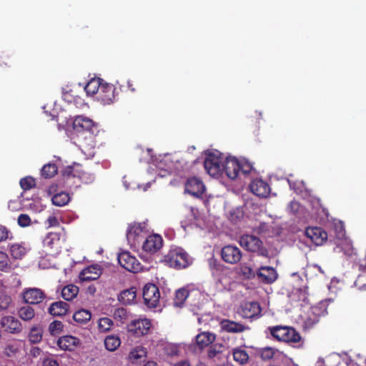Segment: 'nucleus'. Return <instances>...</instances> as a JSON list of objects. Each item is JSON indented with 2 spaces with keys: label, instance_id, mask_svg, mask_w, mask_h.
Masks as SVG:
<instances>
[{
  "label": "nucleus",
  "instance_id": "obj_1",
  "mask_svg": "<svg viewBox=\"0 0 366 366\" xmlns=\"http://www.w3.org/2000/svg\"><path fill=\"white\" fill-rule=\"evenodd\" d=\"M166 264L176 269L187 267L192 262L188 253L181 247L172 248L164 257Z\"/></svg>",
  "mask_w": 366,
  "mask_h": 366
},
{
  "label": "nucleus",
  "instance_id": "obj_2",
  "mask_svg": "<svg viewBox=\"0 0 366 366\" xmlns=\"http://www.w3.org/2000/svg\"><path fill=\"white\" fill-rule=\"evenodd\" d=\"M270 335L277 340L286 342L297 343L301 340V336L293 327L277 325L269 327Z\"/></svg>",
  "mask_w": 366,
  "mask_h": 366
},
{
  "label": "nucleus",
  "instance_id": "obj_3",
  "mask_svg": "<svg viewBox=\"0 0 366 366\" xmlns=\"http://www.w3.org/2000/svg\"><path fill=\"white\" fill-rule=\"evenodd\" d=\"M239 244L247 251L255 252L259 256L269 257V252L264 247L262 241L257 237L251 234H244L239 239Z\"/></svg>",
  "mask_w": 366,
  "mask_h": 366
},
{
  "label": "nucleus",
  "instance_id": "obj_4",
  "mask_svg": "<svg viewBox=\"0 0 366 366\" xmlns=\"http://www.w3.org/2000/svg\"><path fill=\"white\" fill-rule=\"evenodd\" d=\"M64 178L70 179L71 177H77L83 184H92L95 180L94 174L85 171L79 164L66 167L62 172Z\"/></svg>",
  "mask_w": 366,
  "mask_h": 366
},
{
  "label": "nucleus",
  "instance_id": "obj_5",
  "mask_svg": "<svg viewBox=\"0 0 366 366\" xmlns=\"http://www.w3.org/2000/svg\"><path fill=\"white\" fill-rule=\"evenodd\" d=\"M204 166L210 176H219L223 169L220 155L218 153L209 152L206 156Z\"/></svg>",
  "mask_w": 366,
  "mask_h": 366
},
{
  "label": "nucleus",
  "instance_id": "obj_6",
  "mask_svg": "<svg viewBox=\"0 0 366 366\" xmlns=\"http://www.w3.org/2000/svg\"><path fill=\"white\" fill-rule=\"evenodd\" d=\"M144 304L149 308H155L160 299V293L157 286L152 283L145 285L142 293Z\"/></svg>",
  "mask_w": 366,
  "mask_h": 366
},
{
  "label": "nucleus",
  "instance_id": "obj_7",
  "mask_svg": "<svg viewBox=\"0 0 366 366\" xmlns=\"http://www.w3.org/2000/svg\"><path fill=\"white\" fill-rule=\"evenodd\" d=\"M231 352L227 345L220 343H215L211 345L208 350L207 355L209 359L214 362L218 361L224 364L227 361Z\"/></svg>",
  "mask_w": 366,
  "mask_h": 366
},
{
  "label": "nucleus",
  "instance_id": "obj_8",
  "mask_svg": "<svg viewBox=\"0 0 366 366\" xmlns=\"http://www.w3.org/2000/svg\"><path fill=\"white\" fill-rule=\"evenodd\" d=\"M118 262L122 267L131 272H138L142 269L141 264L138 259L127 251L119 254Z\"/></svg>",
  "mask_w": 366,
  "mask_h": 366
},
{
  "label": "nucleus",
  "instance_id": "obj_9",
  "mask_svg": "<svg viewBox=\"0 0 366 366\" xmlns=\"http://www.w3.org/2000/svg\"><path fill=\"white\" fill-rule=\"evenodd\" d=\"M221 256L225 262L234 264L241 260L242 254L239 247L229 244L222 247Z\"/></svg>",
  "mask_w": 366,
  "mask_h": 366
},
{
  "label": "nucleus",
  "instance_id": "obj_10",
  "mask_svg": "<svg viewBox=\"0 0 366 366\" xmlns=\"http://www.w3.org/2000/svg\"><path fill=\"white\" fill-rule=\"evenodd\" d=\"M115 86L107 82H104L97 94V99L104 105L112 104L116 97Z\"/></svg>",
  "mask_w": 366,
  "mask_h": 366
},
{
  "label": "nucleus",
  "instance_id": "obj_11",
  "mask_svg": "<svg viewBox=\"0 0 366 366\" xmlns=\"http://www.w3.org/2000/svg\"><path fill=\"white\" fill-rule=\"evenodd\" d=\"M151 327V322L148 319L133 320L128 325V330L135 337L147 335Z\"/></svg>",
  "mask_w": 366,
  "mask_h": 366
},
{
  "label": "nucleus",
  "instance_id": "obj_12",
  "mask_svg": "<svg viewBox=\"0 0 366 366\" xmlns=\"http://www.w3.org/2000/svg\"><path fill=\"white\" fill-rule=\"evenodd\" d=\"M63 244L61 234L57 232H49L43 240V245L45 248L50 249L54 253L61 252Z\"/></svg>",
  "mask_w": 366,
  "mask_h": 366
},
{
  "label": "nucleus",
  "instance_id": "obj_13",
  "mask_svg": "<svg viewBox=\"0 0 366 366\" xmlns=\"http://www.w3.org/2000/svg\"><path fill=\"white\" fill-rule=\"evenodd\" d=\"M162 246L163 239L159 234L149 235L142 242V249L150 254L156 253Z\"/></svg>",
  "mask_w": 366,
  "mask_h": 366
},
{
  "label": "nucleus",
  "instance_id": "obj_14",
  "mask_svg": "<svg viewBox=\"0 0 366 366\" xmlns=\"http://www.w3.org/2000/svg\"><path fill=\"white\" fill-rule=\"evenodd\" d=\"M81 345V340L72 335H64L57 340L58 347L64 351L73 352Z\"/></svg>",
  "mask_w": 366,
  "mask_h": 366
},
{
  "label": "nucleus",
  "instance_id": "obj_15",
  "mask_svg": "<svg viewBox=\"0 0 366 366\" xmlns=\"http://www.w3.org/2000/svg\"><path fill=\"white\" fill-rule=\"evenodd\" d=\"M79 138L82 152L89 155H92L94 154L93 149L96 147L94 131L85 132L84 133H82Z\"/></svg>",
  "mask_w": 366,
  "mask_h": 366
},
{
  "label": "nucleus",
  "instance_id": "obj_16",
  "mask_svg": "<svg viewBox=\"0 0 366 366\" xmlns=\"http://www.w3.org/2000/svg\"><path fill=\"white\" fill-rule=\"evenodd\" d=\"M305 235L315 245H322L327 239V233L321 227H312L305 229Z\"/></svg>",
  "mask_w": 366,
  "mask_h": 366
},
{
  "label": "nucleus",
  "instance_id": "obj_17",
  "mask_svg": "<svg viewBox=\"0 0 366 366\" xmlns=\"http://www.w3.org/2000/svg\"><path fill=\"white\" fill-rule=\"evenodd\" d=\"M1 327L6 332L19 334L22 331L21 323L12 316L3 317L0 321Z\"/></svg>",
  "mask_w": 366,
  "mask_h": 366
},
{
  "label": "nucleus",
  "instance_id": "obj_18",
  "mask_svg": "<svg viewBox=\"0 0 366 366\" xmlns=\"http://www.w3.org/2000/svg\"><path fill=\"white\" fill-rule=\"evenodd\" d=\"M239 168V159L234 157H228L225 159L222 169L225 171L227 176L229 179H235L240 173Z\"/></svg>",
  "mask_w": 366,
  "mask_h": 366
},
{
  "label": "nucleus",
  "instance_id": "obj_19",
  "mask_svg": "<svg viewBox=\"0 0 366 366\" xmlns=\"http://www.w3.org/2000/svg\"><path fill=\"white\" fill-rule=\"evenodd\" d=\"M143 227L139 223L131 224L127 232V238L128 242L134 246L139 245L142 243L144 237L142 236Z\"/></svg>",
  "mask_w": 366,
  "mask_h": 366
},
{
  "label": "nucleus",
  "instance_id": "obj_20",
  "mask_svg": "<svg viewBox=\"0 0 366 366\" xmlns=\"http://www.w3.org/2000/svg\"><path fill=\"white\" fill-rule=\"evenodd\" d=\"M185 191L194 197H201L204 192V185L198 178L193 177L187 179Z\"/></svg>",
  "mask_w": 366,
  "mask_h": 366
},
{
  "label": "nucleus",
  "instance_id": "obj_21",
  "mask_svg": "<svg viewBox=\"0 0 366 366\" xmlns=\"http://www.w3.org/2000/svg\"><path fill=\"white\" fill-rule=\"evenodd\" d=\"M24 301L31 305H36L41 302L45 298V293L39 288H29L23 293Z\"/></svg>",
  "mask_w": 366,
  "mask_h": 366
},
{
  "label": "nucleus",
  "instance_id": "obj_22",
  "mask_svg": "<svg viewBox=\"0 0 366 366\" xmlns=\"http://www.w3.org/2000/svg\"><path fill=\"white\" fill-rule=\"evenodd\" d=\"M251 192L259 197H267L270 193L269 185L261 179H254L249 184Z\"/></svg>",
  "mask_w": 366,
  "mask_h": 366
},
{
  "label": "nucleus",
  "instance_id": "obj_23",
  "mask_svg": "<svg viewBox=\"0 0 366 366\" xmlns=\"http://www.w3.org/2000/svg\"><path fill=\"white\" fill-rule=\"evenodd\" d=\"M73 127L74 130L79 134V137L85 132L94 131V128L92 120L81 116L75 118L73 122Z\"/></svg>",
  "mask_w": 366,
  "mask_h": 366
},
{
  "label": "nucleus",
  "instance_id": "obj_24",
  "mask_svg": "<svg viewBox=\"0 0 366 366\" xmlns=\"http://www.w3.org/2000/svg\"><path fill=\"white\" fill-rule=\"evenodd\" d=\"M257 276L262 282L271 284L277 280V273L272 267L262 266L257 272Z\"/></svg>",
  "mask_w": 366,
  "mask_h": 366
},
{
  "label": "nucleus",
  "instance_id": "obj_25",
  "mask_svg": "<svg viewBox=\"0 0 366 366\" xmlns=\"http://www.w3.org/2000/svg\"><path fill=\"white\" fill-rule=\"evenodd\" d=\"M101 274L102 269L99 265H90L80 272L79 277L81 282H89L97 280Z\"/></svg>",
  "mask_w": 366,
  "mask_h": 366
},
{
  "label": "nucleus",
  "instance_id": "obj_26",
  "mask_svg": "<svg viewBox=\"0 0 366 366\" xmlns=\"http://www.w3.org/2000/svg\"><path fill=\"white\" fill-rule=\"evenodd\" d=\"M261 310L260 305L258 302H246L242 306V315L244 318H252L259 315Z\"/></svg>",
  "mask_w": 366,
  "mask_h": 366
},
{
  "label": "nucleus",
  "instance_id": "obj_27",
  "mask_svg": "<svg viewBox=\"0 0 366 366\" xmlns=\"http://www.w3.org/2000/svg\"><path fill=\"white\" fill-rule=\"evenodd\" d=\"M69 305L63 301L53 302L49 307V312L52 316H64L69 311Z\"/></svg>",
  "mask_w": 366,
  "mask_h": 366
},
{
  "label": "nucleus",
  "instance_id": "obj_28",
  "mask_svg": "<svg viewBox=\"0 0 366 366\" xmlns=\"http://www.w3.org/2000/svg\"><path fill=\"white\" fill-rule=\"evenodd\" d=\"M222 329L227 332L239 333L246 330V327L239 322L224 320L221 322Z\"/></svg>",
  "mask_w": 366,
  "mask_h": 366
},
{
  "label": "nucleus",
  "instance_id": "obj_29",
  "mask_svg": "<svg viewBox=\"0 0 366 366\" xmlns=\"http://www.w3.org/2000/svg\"><path fill=\"white\" fill-rule=\"evenodd\" d=\"M104 83V80L100 78H92L85 85L84 90L87 95L93 96L98 94L100 87H102Z\"/></svg>",
  "mask_w": 366,
  "mask_h": 366
},
{
  "label": "nucleus",
  "instance_id": "obj_30",
  "mask_svg": "<svg viewBox=\"0 0 366 366\" xmlns=\"http://www.w3.org/2000/svg\"><path fill=\"white\" fill-rule=\"evenodd\" d=\"M215 338L216 336L214 334L209 332H204L196 336V342L197 345L202 349L213 343Z\"/></svg>",
  "mask_w": 366,
  "mask_h": 366
},
{
  "label": "nucleus",
  "instance_id": "obj_31",
  "mask_svg": "<svg viewBox=\"0 0 366 366\" xmlns=\"http://www.w3.org/2000/svg\"><path fill=\"white\" fill-rule=\"evenodd\" d=\"M136 289L131 287L121 292L118 296V300L124 305H131L136 299Z\"/></svg>",
  "mask_w": 366,
  "mask_h": 366
},
{
  "label": "nucleus",
  "instance_id": "obj_32",
  "mask_svg": "<svg viewBox=\"0 0 366 366\" xmlns=\"http://www.w3.org/2000/svg\"><path fill=\"white\" fill-rule=\"evenodd\" d=\"M233 360L240 365H245L249 361V355L242 347H236L232 350Z\"/></svg>",
  "mask_w": 366,
  "mask_h": 366
},
{
  "label": "nucleus",
  "instance_id": "obj_33",
  "mask_svg": "<svg viewBox=\"0 0 366 366\" xmlns=\"http://www.w3.org/2000/svg\"><path fill=\"white\" fill-rule=\"evenodd\" d=\"M79 293V287L74 285L65 286L61 290V296L66 301H71Z\"/></svg>",
  "mask_w": 366,
  "mask_h": 366
},
{
  "label": "nucleus",
  "instance_id": "obj_34",
  "mask_svg": "<svg viewBox=\"0 0 366 366\" xmlns=\"http://www.w3.org/2000/svg\"><path fill=\"white\" fill-rule=\"evenodd\" d=\"M121 345V340L118 336L109 335L104 340V345L107 350L114 352Z\"/></svg>",
  "mask_w": 366,
  "mask_h": 366
},
{
  "label": "nucleus",
  "instance_id": "obj_35",
  "mask_svg": "<svg viewBox=\"0 0 366 366\" xmlns=\"http://www.w3.org/2000/svg\"><path fill=\"white\" fill-rule=\"evenodd\" d=\"M91 318L92 314L90 311L84 309L79 310L73 315L74 320L80 324L86 323Z\"/></svg>",
  "mask_w": 366,
  "mask_h": 366
},
{
  "label": "nucleus",
  "instance_id": "obj_36",
  "mask_svg": "<svg viewBox=\"0 0 366 366\" xmlns=\"http://www.w3.org/2000/svg\"><path fill=\"white\" fill-rule=\"evenodd\" d=\"M52 203L58 207H63L69 203L70 197L68 193L61 192L54 194L51 198Z\"/></svg>",
  "mask_w": 366,
  "mask_h": 366
},
{
  "label": "nucleus",
  "instance_id": "obj_37",
  "mask_svg": "<svg viewBox=\"0 0 366 366\" xmlns=\"http://www.w3.org/2000/svg\"><path fill=\"white\" fill-rule=\"evenodd\" d=\"M15 268L10 263L9 258L6 252L0 251V271L9 272Z\"/></svg>",
  "mask_w": 366,
  "mask_h": 366
},
{
  "label": "nucleus",
  "instance_id": "obj_38",
  "mask_svg": "<svg viewBox=\"0 0 366 366\" xmlns=\"http://www.w3.org/2000/svg\"><path fill=\"white\" fill-rule=\"evenodd\" d=\"M189 293V290L187 289H179L175 293L174 305L177 307H182L188 297Z\"/></svg>",
  "mask_w": 366,
  "mask_h": 366
},
{
  "label": "nucleus",
  "instance_id": "obj_39",
  "mask_svg": "<svg viewBox=\"0 0 366 366\" xmlns=\"http://www.w3.org/2000/svg\"><path fill=\"white\" fill-rule=\"evenodd\" d=\"M10 253L14 259H21L26 253V249L20 244H14L10 247Z\"/></svg>",
  "mask_w": 366,
  "mask_h": 366
},
{
  "label": "nucleus",
  "instance_id": "obj_40",
  "mask_svg": "<svg viewBox=\"0 0 366 366\" xmlns=\"http://www.w3.org/2000/svg\"><path fill=\"white\" fill-rule=\"evenodd\" d=\"M18 315L21 320L29 321L34 317L35 312L31 307L27 305L21 307L18 312Z\"/></svg>",
  "mask_w": 366,
  "mask_h": 366
},
{
  "label": "nucleus",
  "instance_id": "obj_41",
  "mask_svg": "<svg viewBox=\"0 0 366 366\" xmlns=\"http://www.w3.org/2000/svg\"><path fill=\"white\" fill-rule=\"evenodd\" d=\"M41 172L43 177L51 178L57 174V166L55 164H47L42 167Z\"/></svg>",
  "mask_w": 366,
  "mask_h": 366
},
{
  "label": "nucleus",
  "instance_id": "obj_42",
  "mask_svg": "<svg viewBox=\"0 0 366 366\" xmlns=\"http://www.w3.org/2000/svg\"><path fill=\"white\" fill-rule=\"evenodd\" d=\"M43 330L40 327H33L29 334V340L32 343H38L42 340Z\"/></svg>",
  "mask_w": 366,
  "mask_h": 366
},
{
  "label": "nucleus",
  "instance_id": "obj_43",
  "mask_svg": "<svg viewBox=\"0 0 366 366\" xmlns=\"http://www.w3.org/2000/svg\"><path fill=\"white\" fill-rule=\"evenodd\" d=\"M113 325V321L109 317H102L98 322V329L101 332H108Z\"/></svg>",
  "mask_w": 366,
  "mask_h": 366
},
{
  "label": "nucleus",
  "instance_id": "obj_44",
  "mask_svg": "<svg viewBox=\"0 0 366 366\" xmlns=\"http://www.w3.org/2000/svg\"><path fill=\"white\" fill-rule=\"evenodd\" d=\"M259 355L262 360H269L275 355V350L271 347H265L259 349Z\"/></svg>",
  "mask_w": 366,
  "mask_h": 366
},
{
  "label": "nucleus",
  "instance_id": "obj_45",
  "mask_svg": "<svg viewBox=\"0 0 366 366\" xmlns=\"http://www.w3.org/2000/svg\"><path fill=\"white\" fill-rule=\"evenodd\" d=\"M20 186L24 190H29L36 186V181L31 177H26L20 180Z\"/></svg>",
  "mask_w": 366,
  "mask_h": 366
},
{
  "label": "nucleus",
  "instance_id": "obj_46",
  "mask_svg": "<svg viewBox=\"0 0 366 366\" xmlns=\"http://www.w3.org/2000/svg\"><path fill=\"white\" fill-rule=\"evenodd\" d=\"M239 269L240 274L244 277V278L249 280L255 277L256 274L253 269L250 267L246 264H242Z\"/></svg>",
  "mask_w": 366,
  "mask_h": 366
},
{
  "label": "nucleus",
  "instance_id": "obj_47",
  "mask_svg": "<svg viewBox=\"0 0 366 366\" xmlns=\"http://www.w3.org/2000/svg\"><path fill=\"white\" fill-rule=\"evenodd\" d=\"M64 327V325L61 321L54 320L50 323L49 330L53 335L60 333Z\"/></svg>",
  "mask_w": 366,
  "mask_h": 366
},
{
  "label": "nucleus",
  "instance_id": "obj_48",
  "mask_svg": "<svg viewBox=\"0 0 366 366\" xmlns=\"http://www.w3.org/2000/svg\"><path fill=\"white\" fill-rule=\"evenodd\" d=\"M240 168L239 171L244 174H249L253 169V165L247 159H242L239 160Z\"/></svg>",
  "mask_w": 366,
  "mask_h": 366
},
{
  "label": "nucleus",
  "instance_id": "obj_49",
  "mask_svg": "<svg viewBox=\"0 0 366 366\" xmlns=\"http://www.w3.org/2000/svg\"><path fill=\"white\" fill-rule=\"evenodd\" d=\"M320 321V317L315 314L309 315L304 322V327L306 329L312 328Z\"/></svg>",
  "mask_w": 366,
  "mask_h": 366
},
{
  "label": "nucleus",
  "instance_id": "obj_50",
  "mask_svg": "<svg viewBox=\"0 0 366 366\" xmlns=\"http://www.w3.org/2000/svg\"><path fill=\"white\" fill-rule=\"evenodd\" d=\"M17 222L21 227H26L31 224V220L28 214H21L18 217Z\"/></svg>",
  "mask_w": 366,
  "mask_h": 366
},
{
  "label": "nucleus",
  "instance_id": "obj_51",
  "mask_svg": "<svg viewBox=\"0 0 366 366\" xmlns=\"http://www.w3.org/2000/svg\"><path fill=\"white\" fill-rule=\"evenodd\" d=\"M11 302V299L8 295H1L0 296V312L5 310L8 308L9 305Z\"/></svg>",
  "mask_w": 366,
  "mask_h": 366
},
{
  "label": "nucleus",
  "instance_id": "obj_52",
  "mask_svg": "<svg viewBox=\"0 0 366 366\" xmlns=\"http://www.w3.org/2000/svg\"><path fill=\"white\" fill-rule=\"evenodd\" d=\"M146 354L143 347H137L130 352V358L138 360Z\"/></svg>",
  "mask_w": 366,
  "mask_h": 366
},
{
  "label": "nucleus",
  "instance_id": "obj_53",
  "mask_svg": "<svg viewBox=\"0 0 366 366\" xmlns=\"http://www.w3.org/2000/svg\"><path fill=\"white\" fill-rule=\"evenodd\" d=\"M10 232L4 226L0 225V242L6 240L9 238Z\"/></svg>",
  "mask_w": 366,
  "mask_h": 366
},
{
  "label": "nucleus",
  "instance_id": "obj_54",
  "mask_svg": "<svg viewBox=\"0 0 366 366\" xmlns=\"http://www.w3.org/2000/svg\"><path fill=\"white\" fill-rule=\"evenodd\" d=\"M46 224L49 227H58L59 225V222L55 216L51 215L47 218Z\"/></svg>",
  "mask_w": 366,
  "mask_h": 366
},
{
  "label": "nucleus",
  "instance_id": "obj_55",
  "mask_svg": "<svg viewBox=\"0 0 366 366\" xmlns=\"http://www.w3.org/2000/svg\"><path fill=\"white\" fill-rule=\"evenodd\" d=\"M43 366H59V364L53 358H46L43 361Z\"/></svg>",
  "mask_w": 366,
  "mask_h": 366
},
{
  "label": "nucleus",
  "instance_id": "obj_56",
  "mask_svg": "<svg viewBox=\"0 0 366 366\" xmlns=\"http://www.w3.org/2000/svg\"><path fill=\"white\" fill-rule=\"evenodd\" d=\"M17 351V348L11 345H7L5 347V352L8 356H10V353H15Z\"/></svg>",
  "mask_w": 366,
  "mask_h": 366
},
{
  "label": "nucleus",
  "instance_id": "obj_57",
  "mask_svg": "<svg viewBox=\"0 0 366 366\" xmlns=\"http://www.w3.org/2000/svg\"><path fill=\"white\" fill-rule=\"evenodd\" d=\"M127 310L123 309V308H121V309H118L116 312H115V315H118L119 317H125V318L127 317Z\"/></svg>",
  "mask_w": 366,
  "mask_h": 366
},
{
  "label": "nucleus",
  "instance_id": "obj_58",
  "mask_svg": "<svg viewBox=\"0 0 366 366\" xmlns=\"http://www.w3.org/2000/svg\"><path fill=\"white\" fill-rule=\"evenodd\" d=\"M174 366H190V363L188 360H181L175 363Z\"/></svg>",
  "mask_w": 366,
  "mask_h": 366
},
{
  "label": "nucleus",
  "instance_id": "obj_59",
  "mask_svg": "<svg viewBox=\"0 0 366 366\" xmlns=\"http://www.w3.org/2000/svg\"><path fill=\"white\" fill-rule=\"evenodd\" d=\"M87 290L92 295H94L96 292V287L94 285L89 286Z\"/></svg>",
  "mask_w": 366,
  "mask_h": 366
},
{
  "label": "nucleus",
  "instance_id": "obj_60",
  "mask_svg": "<svg viewBox=\"0 0 366 366\" xmlns=\"http://www.w3.org/2000/svg\"><path fill=\"white\" fill-rule=\"evenodd\" d=\"M127 86H128V89L131 91V92H134L135 91V88L133 86V84L132 83L131 81H127Z\"/></svg>",
  "mask_w": 366,
  "mask_h": 366
},
{
  "label": "nucleus",
  "instance_id": "obj_61",
  "mask_svg": "<svg viewBox=\"0 0 366 366\" xmlns=\"http://www.w3.org/2000/svg\"><path fill=\"white\" fill-rule=\"evenodd\" d=\"M359 269L362 273H366V263L365 264H360L359 266Z\"/></svg>",
  "mask_w": 366,
  "mask_h": 366
},
{
  "label": "nucleus",
  "instance_id": "obj_62",
  "mask_svg": "<svg viewBox=\"0 0 366 366\" xmlns=\"http://www.w3.org/2000/svg\"><path fill=\"white\" fill-rule=\"evenodd\" d=\"M290 206L292 209H298V207H299V204H298V203H297V202H290Z\"/></svg>",
  "mask_w": 366,
  "mask_h": 366
},
{
  "label": "nucleus",
  "instance_id": "obj_63",
  "mask_svg": "<svg viewBox=\"0 0 366 366\" xmlns=\"http://www.w3.org/2000/svg\"><path fill=\"white\" fill-rule=\"evenodd\" d=\"M144 366H157V364L154 361H148L144 364Z\"/></svg>",
  "mask_w": 366,
  "mask_h": 366
},
{
  "label": "nucleus",
  "instance_id": "obj_64",
  "mask_svg": "<svg viewBox=\"0 0 366 366\" xmlns=\"http://www.w3.org/2000/svg\"><path fill=\"white\" fill-rule=\"evenodd\" d=\"M0 59H3V56H0ZM6 65H7V64L4 61L0 59V66H6Z\"/></svg>",
  "mask_w": 366,
  "mask_h": 366
}]
</instances>
